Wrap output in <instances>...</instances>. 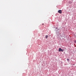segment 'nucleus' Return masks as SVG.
<instances>
[{
    "instance_id": "nucleus-1",
    "label": "nucleus",
    "mask_w": 76,
    "mask_h": 76,
    "mask_svg": "<svg viewBox=\"0 0 76 76\" xmlns=\"http://www.w3.org/2000/svg\"><path fill=\"white\" fill-rule=\"evenodd\" d=\"M59 51H62V52H63L64 51L63 50L61 49V48H59L58 50Z\"/></svg>"
},
{
    "instance_id": "nucleus-2",
    "label": "nucleus",
    "mask_w": 76,
    "mask_h": 76,
    "mask_svg": "<svg viewBox=\"0 0 76 76\" xmlns=\"http://www.w3.org/2000/svg\"><path fill=\"white\" fill-rule=\"evenodd\" d=\"M58 13L60 14H61V13H62V11H61V10H59L58 11Z\"/></svg>"
},
{
    "instance_id": "nucleus-3",
    "label": "nucleus",
    "mask_w": 76,
    "mask_h": 76,
    "mask_svg": "<svg viewBox=\"0 0 76 76\" xmlns=\"http://www.w3.org/2000/svg\"><path fill=\"white\" fill-rule=\"evenodd\" d=\"M48 35H46L45 36V38H46V39H47L48 38Z\"/></svg>"
},
{
    "instance_id": "nucleus-4",
    "label": "nucleus",
    "mask_w": 76,
    "mask_h": 76,
    "mask_svg": "<svg viewBox=\"0 0 76 76\" xmlns=\"http://www.w3.org/2000/svg\"><path fill=\"white\" fill-rule=\"evenodd\" d=\"M72 3V2H71V1H69V4H71V3Z\"/></svg>"
},
{
    "instance_id": "nucleus-5",
    "label": "nucleus",
    "mask_w": 76,
    "mask_h": 76,
    "mask_svg": "<svg viewBox=\"0 0 76 76\" xmlns=\"http://www.w3.org/2000/svg\"><path fill=\"white\" fill-rule=\"evenodd\" d=\"M67 61H69V60H70V59H68V58L67 59Z\"/></svg>"
},
{
    "instance_id": "nucleus-6",
    "label": "nucleus",
    "mask_w": 76,
    "mask_h": 76,
    "mask_svg": "<svg viewBox=\"0 0 76 76\" xmlns=\"http://www.w3.org/2000/svg\"><path fill=\"white\" fill-rule=\"evenodd\" d=\"M42 25H44V23H42Z\"/></svg>"
}]
</instances>
